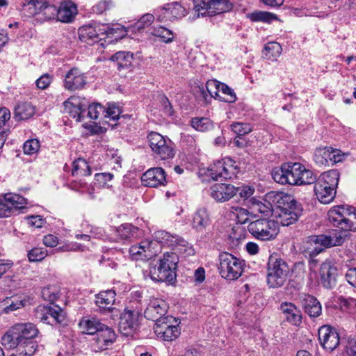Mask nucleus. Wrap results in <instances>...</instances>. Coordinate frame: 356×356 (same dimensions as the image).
<instances>
[{
	"label": "nucleus",
	"instance_id": "1",
	"mask_svg": "<svg viewBox=\"0 0 356 356\" xmlns=\"http://www.w3.org/2000/svg\"><path fill=\"white\" fill-rule=\"evenodd\" d=\"M38 333V328L33 323H17L3 335L1 344L6 349L17 348L19 356H33L38 348L34 341Z\"/></svg>",
	"mask_w": 356,
	"mask_h": 356
},
{
	"label": "nucleus",
	"instance_id": "2",
	"mask_svg": "<svg viewBox=\"0 0 356 356\" xmlns=\"http://www.w3.org/2000/svg\"><path fill=\"white\" fill-rule=\"evenodd\" d=\"M123 26L119 24L111 26L108 24L92 22L79 29V37L81 41L90 45L97 43L102 47L111 44L113 41L122 38L126 35Z\"/></svg>",
	"mask_w": 356,
	"mask_h": 356
},
{
	"label": "nucleus",
	"instance_id": "3",
	"mask_svg": "<svg viewBox=\"0 0 356 356\" xmlns=\"http://www.w3.org/2000/svg\"><path fill=\"white\" fill-rule=\"evenodd\" d=\"M273 197L274 202L280 209L276 222L282 226H289L296 222L302 215L303 209L295 197L283 192L277 193L273 195Z\"/></svg>",
	"mask_w": 356,
	"mask_h": 356
},
{
	"label": "nucleus",
	"instance_id": "4",
	"mask_svg": "<svg viewBox=\"0 0 356 356\" xmlns=\"http://www.w3.org/2000/svg\"><path fill=\"white\" fill-rule=\"evenodd\" d=\"M178 257L175 253H164L158 266L152 267L149 270L151 280L154 282H172L176 280V269Z\"/></svg>",
	"mask_w": 356,
	"mask_h": 356
},
{
	"label": "nucleus",
	"instance_id": "5",
	"mask_svg": "<svg viewBox=\"0 0 356 356\" xmlns=\"http://www.w3.org/2000/svg\"><path fill=\"white\" fill-rule=\"evenodd\" d=\"M329 221L346 231H356V209L348 205L332 207L327 213Z\"/></svg>",
	"mask_w": 356,
	"mask_h": 356
},
{
	"label": "nucleus",
	"instance_id": "6",
	"mask_svg": "<svg viewBox=\"0 0 356 356\" xmlns=\"http://www.w3.org/2000/svg\"><path fill=\"white\" fill-rule=\"evenodd\" d=\"M153 237L161 245L170 247L178 257H187L195 254L193 246L178 235H172L164 230H159L154 233Z\"/></svg>",
	"mask_w": 356,
	"mask_h": 356
},
{
	"label": "nucleus",
	"instance_id": "7",
	"mask_svg": "<svg viewBox=\"0 0 356 356\" xmlns=\"http://www.w3.org/2000/svg\"><path fill=\"white\" fill-rule=\"evenodd\" d=\"M290 268L285 261L276 256H270L267 268V284L270 288H279L286 282Z\"/></svg>",
	"mask_w": 356,
	"mask_h": 356
},
{
	"label": "nucleus",
	"instance_id": "8",
	"mask_svg": "<svg viewBox=\"0 0 356 356\" xmlns=\"http://www.w3.org/2000/svg\"><path fill=\"white\" fill-rule=\"evenodd\" d=\"M245 261L227 252L219 254L218 270L222 277L228 280H237L243 272Z\"/></svg>",
	"mask_w": 356,
	"mask_h": 356
},
{
	"label": "nucleus",
	"instance_id": "9",
	"mask_svg": "<svg viewBox=\"0 0 356 356\" xmlns=\"http://www.w3.org/2000/svg\"><path fill=\"white\" fill-rule=\"evenodd\" d=\"M233 8L230 0H197L194 3V10L197 13V17H213L229 12Z\"/></svg>",
	"mask_w": 356,
	"mask_h": 356
},
{
	"label": "nucleus",
	"instance_id": "10",
	"mask_svg": "<svg viewBox=\"0 0 356 356\" xmlns=\"http://www.w3.org/2000/svg\"><path fill=\"white\" fill-rule=\"evenodd\" d=\"M249 232L257 239L270 241L278 234V222L273 220L261 218L250 222L248 227Z\"/></svg>",
	"mask_w": 356,
	"mask_h": 356
},
{
	"label": "nucleus",
	"instance_id": "11",
	"mask_svg": "<svg viewBox=\"0 0 356 356\" xmlns=\"http://www.w3.org/2000/svg\"><path fill=\"white\" fill-rule=\"evenodd\" d=\"M302 168V164L300 163H285L279 170H274L272 176L275 181L279 184L298 186Z\"/></svg>",
	"mask_w": 356,
	"mask_h": 356
},
{
	"label": "nucleus",
	"instance_id": "12",
	"mask_svg": "<svg viewBox=\"0 0 356 356\" xmlns=\"http://www.w3.org/2000/svg\"><path fill=\"white\" fill-rule=\"evenodd\" d=\"M154 330L158 338L166 341L175 340L181 333L177 321L172 316H167L155 323Z\"/></svg>",
	"mask_w": 356,
	"mask_h": 356
},
{
	"label": "nucleus",
	"instance_id": "13",
	"mask_svg": "<svg viewBox=\"0 0 356 356\" xmlns=\"http://www.w3.org/2000/svg\"><path fill=\"white\" fill-rule=\"evenodd\" d=\"M35 316L41 322L49 324H61L65 321V316L58 305H39L35 310Z\"/></svg>",
	"mask_w": 356,
	"mask_h": 356
},
{
	"label": "nucleus",
	"instance_id": "14",
	"mask_svg": "<svg viewBox=\"0 0 356 356\" xmlns=\"http://www.w3.org/2000/svg\"><path fill=\"white\" fill-rule=\"evenodd\" d=\"M26 199L18 194H6L0 197V218L8 217L27 205Z\"/></svg>",
	"mask_w": 356,
	"mask_h": 356
},
{
	"label": "nucleus",
	"instance_id": "15",
	"mask_svg": "<svg viewBox=\"0 0 356 356\" xmlns=\"http://www.w3.org/2000/svg\"><path fill=\"white\" fill-rule=\"evenodd\" d=\"M159 243L154 241L145 240L138 244L133 245L129 248V254L132 260H146L156 256L158 253L156 248Z\"/></svg>",
	"mask_w": 356,
	"mask_h": 356
},
{
	"label": "nucleus",
	"instance_id": "16",
	"mask_svg": "<svg viewBox=\"0 0 356 356\" xmlns=\"http://www.w3.org/2000/svg\"><path fill=\"white\" fill-rule=\"evenodd\" d=\"M141 309L126 308L121 314L119 322V331L125 336H131L138 327V318Z\"/></svg>",
	"mask_w": 356,
	"mask_h": 356
},
{
	"label": "nucleus",
	"instance_id": "17",
	"mask_svg": "<svg viewBox=\"0 0 356 356\" xmlns=\"http://www.w3.org/2000/svg\"><path fill=\"white\" fill-rule=\"evenodd\" d=\"M154 13L158 21L165 22L181 19L187 15L188 12L181 4L174 1L158 8Z\"/></svg>",
	"mask_w": 356,
	"mask_h": 356
},
{
	"label": "nucleus",
	"instance_id": "18",
	"mask_svg": "<svg viewBox=\"0 0 356 356\" xmlns=\"http://www.w3.org/2000/svg\"><path fill=\"white\" fill-rule=\"evenodd\" d=\"M186 159L188 165H187L186 168L190 170H193L197 167L198 169L197 175L202 182L217 180L218 178L221 177L218 175V171H219L218 161L206 168L203 166L202 163L199 164L197 157H186Z\"/></svg>",
	"mask_w": 356,
	"mask_h": 356
},
{
	"label": "nucleus",
	"instance_id": "19",
	"mask_svg": "<svg viewBox=\"0 0 356 356\" xmlns=\"http://www.w3.org/2000/svg\"><path fill=\"white\" fill-rule=\"evenodd\" d=\"M148 140L152 150L157 154L174 156V147L172 140L157 132H151L148 135Z\"/></svg>",
	"mask_w": 356,
	"mask_h": 356
},
{
	"label": "nucleus",
	"instance_id": "20",
	"mask_svg": "<svg viewBox=\"0 0 356 356\" xmlns=\"http://www.w3.org/2000/svg\"><path fill=\"white\" fill-rule=\"evenodd\" d=\"M168 308V304L163 299L152 298L145 309L144 316L147 319L158 323L167 316Z\"/></svg>",
	"mask_w": 356,
	"mask_h": 356
},
{
	"label": "nucleus",
	"instance_id": "21",
	"mask_svg": "<svg viewBox=\"0 0 356 356\" xmlns=\"http://www.w3.org/2000/svg\"><path fill=\"white\" fill-rule=\"evenodd\" d=\"M116 339L115 331L110 327L104 325L92 339V346L95 351L106 350Z\"/></svg>",
	"mask_w": 356,
	"mask_h": 356
},
{
	"label": "nucleus",
	"instance_id": "22",
	"mask_svg": "<svg viewBox=\"0 0 356 356\" xmlns=\"http://www.w3.org/2000/svg\"><path fill=\"white\" fill-rule=\"evenodd\" d=\"M318 340L322 347L332 352L339 344V336L337 332L330 325H323L318 330Z\"/></svg>",
	"mask_w": 356,
	"mask_h": 356
},
{
	"label": "nucleus",
	"instance_id": "23",
	"mask_svg": "<svg viewBox=\"0 0 356 356\" xmlns=\"http://www.w3.org/2000/svg\"><path fill=\"white\" fill-rule=\"evenodd\" d=\"M210 196L218 202H225L237 194L235 186L230 184L216 183L209 189Z\"/></svg>",
	"mask_w": 356,
	"mask_h": 356
},
{
	"label": "nucleus",
	"instance_id": "24",
	"mask_svg": "<svg viewBox=\"0 0 356 356\" xmlns=\"http://www.w3.org/2000/svg\"><path fill=\"white\" fill-rule=\"evenodd\" d=\"M86 83V78L78 68L74 67L65 76L64 87L66 90L74 91L81 89Z\"/></svg>",
	"mask_w": 356,
	"mask_h": 356
},
{
	"label": "nucleus",
	"instance_id": "25",
	"mask_svg": "<svg viewBox=\"0 0 356 356\" xmlns=\"http://www.w3.org/2000/svg\"><path fill=\"white\" fill-rule=\"evenodd\" d=\"M141 181L145 186L158 187L165 182V173L161 168H150L143 175Z\"/></svg>",
	"mask_w": 356,
	"mask_h": 356
},
{
	"label": "nucleus",
	"instance_id": "26",
	"mask_svg": "<svg viewBox=\"0 0 356 356\" xmlns=\"http://www.w3.org/2000/svg\"><path fill=\"white\" fill-rule=\"evenodd\" d=\"M337 268L329 262H324L320 268L321 282L326 289H332L336 284Z\"/></svg>",
	"mask_w": 356,
	"mask_h": 356
},
{
	"label": "nucleus",
	"instance_id": "27",
	"mask_svg": "<svg viewBox=\"0 0 356 356\" xmlns=\"http://www.w3.org/2000/svg\"><path fill=\"white\" fill-rule=\"evenodd\" d=\"M218 175L224 179H231L239 172V167L232 157H223L218 160Z\"/></svg>",
	"mask_w": 356,
	"mask_h": 356
},
{
	"label": "nucleus",
	"instance_id": "28",
	"mask_svg": "<svg viewBox=\"0 0 356 356\" xmlns=\"http://www.w3.org/2000/svg\"><path fill=\"white\" fill-rule=\"evenodd\" d=\"M280 309L284 319L293 325L298 326L302 323V313L293 303L284 302L280 305Z\"/></svg>",
	"mask_w": 356,
	"mask_h": 356
},
{
	"label": "nucleus",
	"instance_id": "29",
	"mask_svg": "<svg viewBox=\"0 0 356 356\" xmlns=\"http://www.w3.org/2000/svg\"><path fill=\"white\" fill-rule=\"evenodd\" d=\"M249 209L254 216H259V214L264 217H270L273 214V205L266 200H259L254 197L250 200Z\"/></svg>",
	"mask_w": 356,
	"mask_h": 356
},
{
	"label": "nucleus",
	"instance_id": "30",
	"mask_svg": "<svg viewBox=\"0 0 356 356\" xmlns=\"http://www.w3.org/2000/svg\"><path fill=\"white\" fill-rule=\"evenodd\" d=\"M86 111V106L81 104L76 98L70 97L63 103V113H68L73 118L77 117L78 121H81Z\"/></svg>",
	"mask_w": 356,
	"mask_h": 356
},
{
	"label": "nucleus",
	"instance_id": "31",
	"mask_svg": "<svg viewBox=\"0 0 356 356\" xmlns=\"http://www.w3.org/2000/svg\"><path fill=\"white\" fill-rule=\"evenodd\" d=\"M77 14V7L71 1L62 2L58 8V20L64 23L72 22Z\"/></svg>",
	"mask_w": 356,
	"mask_h": 356
},
{
	"label": "nucleus",
	"instance_id": "32",
	"mask_svg": "<svg viewBox=\"0 0 356 356\" xmlns=\"http://www.w3.org/2000/svg\"><path fill=\"white\" fill-rule=\"evenodd\" d=\"M115 296L113 290L101 291L95 296V304L100 309L111 312L114 309L112 306L115 302Z\"/></svg>",
	"mask_w": 356,
	"mask_h": 356
},
{
	"label": "nucleus",
	"instance_id": "33",
	"mask_svg": "<svg viewBox=\"0 0 356 356\" xmlns=\"http://www.w3.org/2000/svg\"><path fill=\"white\" fill-rule=\"evenodd\" d=\"M211 223L209 211L205 208L197 209L193 216L192 227L197 232H202Z\"/></svg>",
	"mask_w": 356,
	"mask_h": 356
},
{
	"label": "nucleus",
	"instance_id": "34",
	"mask_svg": "<svg viewBox=\"0 0 356 356\" xmlns=\"http://www.w3.org/2000/svg\"><path fill=\"white\" fill-rule=\"evenodd\" d=\"M104 325L98 318L95 317H83L79 323V326L83 333L94 336Z\"/></svg>",
	"mask_w": 356,
	"mask_h": 356
},
{
	"label": "nucleus",
	"instance_id": "35",
	"mask_svg": "<svg viewBox=\"0 0 356 356\" xmlns=\"http://www.w3.org/2000/svg\"><path fill=\"white\" fill-rule=\"evenodd\" d=\"M343 230L340 229H333L326 235H321L319 238L321 241V244L324 248H329L332 246L341 245L343 242V238L346 236V234L343 232Z\"/></svg>",
	"mask_w": 356,
	"mask_h": 356
},
{
	"label": "nucleus",
	"instance_id": "36",
	"mask_svg": "<svg viewBox=\"0 0 356 356\" xmlns=\"http://www.w3.org/2000/svg\"><path fill=\"white\" fill-rule=\"evenodd\" d=\"M305 312L312 318H316L321 314L322 307L320 302L314 296H305L302 301Z\"/></svg>",
	"mask_w": 356,
	"mask_h": 356
},
{
	"label": "nucleus",
	"instance_id": "37",
	"mask_svg": "<svg viewBox=\"0 0 356 356\" xmlns=\"http://www.w3.org/2000/svg\"><path fill=\"white\" fill-rule=\"evenodd\" d=\"M339 181V172L337 170H331L325 172L321 175L314 183L326 186L330 189L332 188L336 190Z\"/></svg>",
	"mask_w": 356,
	"mask_h": 356
},
{
	"label": "nucleus",
	"instance_id": "38",
	"mask_svg": "<svg viewBox=\"0 0 356 356\" xmlns=\"http://www.w3.org/2000/svg\"><path fill=\"white\" fill-rule=\"evenodd\" d=\"M119 240H128L137 238L141 235L142 232L137 227L131 224L125 223L115 229Z\"/></svg>",
	"mask_w": 356,
	"mask_h": 356
},
{
	"label": "nucleus",
	"instance_id": "39",
	"mask_svg": "<svg viewBox=\"0 0 356 356\" xmlns=\"http://www.w3.org/2000/svg\"><path fill=\"white\" fill-rule=\"evenodd\" d=\"M321 235L311 236L304 243V251L310 257H314L324 250L325 248L321 244V241L319 239Z\"/></svg>",
	"mask_w": 356,
	"mask_h": 356
},
{
	"label": "nucleus",
	"instance_id": "40",
	"mask_svg": "<svg viewBox=\"0 0 356 356\" xmlns=\"http://www.w3.org/2000/svg\"><path fill=\"white\" fill-rule=\"evenodd\" d=\"M111 60L115 63L119 70L128 68L132 64L134 54L130 51H120L116 52L111 58Z\"/></svg>",
	"mask_w": 356,
	"mask_h": 356
},
{
	"label": "nucleus",
	"instance_id": "41",
	"mask_svg": "<svg viewBox=\"0 0 356 356\" xmlns=\"http://www.w3.org/2000/svg\"><path fill=\"white\" fill-rule=\"evenodd\" d=\"M44 3L43 0H22L21 6L26 16L33 17L40 14Z\"/></svg>",
	"mask_w": 356,
	"mask_h": 356
},
{
	"label": "nucleus",
	"instance_id": "42",
	"mask_svg": "<svg viewBox=\"0 0 356 356\" xmlns=\"http://www.w3.org/2000/svg\"><path fill=\"white\" fill-rule=\"evenodd\" d=\"M314 184V192L317 199L323 204L330 203L335 197L336 190L332 188L329 189L320 184Z\"/></svg>",
	"mask_w": 356,
	"mask_h": 356
},
{
	"label": "nucleus",
	"instance_id": "43",
	"mask_svg": "<svg viewBox=\"0 0 356 356\" xmlns=\"http://www.w3.org/2000/svg\"><path fill=\"white\" fill-rule=\"evenodd\" d=\"M35 113V107L28 102L19 103L15 108V117L18 120H28L33 117Z\"/></svg>",
	"mask_w": 356,
	"mask_h": 356
},
{
	"label": "nucleus",
	"instance_id": "44",
	"mask_svg": "<svg viewBox=\"0 0 356 356\" xmlns=\"http://www.w3.org/2000/svg\"><path fill=\"white\" fill-rule=\"evenodd\" d=\"M91 174V170L83 157H78L72 163V175L73 176H88Z\"/></svg>",
	"mask_w": 356,
	"mask_h": 356
},
{
	"label": "nucleus",
	"instance_id": "45",
	"mask_svg": "<svg viewBox=\"0 0 356 356\" xmlns=\"http://www.w3.org/2000/svg\"><path fill=\"white\" fill-rule=\"evenodd\" d=\"M281 45L276 42H268L265 45L264 50V57L268 60H274L281 54Z\"/></svg>",
	"mask_w": 356,
	"mask_h": 356
},
{
	"label": "nucleus",
	"instance_id": "46",
	"mask_svg": "<svg viewBox=\"0 0 356 356\" xmlns=\"http://www.w3.org/2000/svg\"><path fill=\"white\" fill-rule=\"evenodd\" d=\"M191 126L197 131L204 132L213 129V122L207 118H194L191 120Z\"/></svg>",
	"mask_w": 356,
	"mask_h": 356
},
{
	"label": "nucleus",
	"instance_id": "47",
	"mask_svg": "<svg viewBox=\"0 0 356 356\" xmlns=\"http://www.w3.org/2000/svg\"><path fill=\"white\" fill-rule=\"evenodd\" d=\"M40 15H42V19L44 20H58V8L54 4L44 1Z\"/></svg>",
	"mask_w": 356,
	"mask_h": 356
},
{
	"label": "nucleus",
	"instance_id": "48",
	"mask_svg": "<svg viewBox=\"0 0 356 356\" xmlns=\"http://www.w3.org/2000/svg\"><path fill=\"white\" fill-rule=\"evenodd\" d=\"M151 34L160 38L165 43L171 42L174 38L172 31L163 26L152 28Z\"/></svg>",
	"mask_w": 356,
	"mask_h": 356
},
{
	"label": "nucleus",
	"instance_id": "49",
	"mask_svg": "<svg viewBox=\"0 0 356 356\" xmlns=\"http://www.w3.org/2000/svg\"><path fill=\"white\" fill-rule=\"evenodd\" d=\"M219 100L227 103H233L236 100L234 91L225 83L220 85Z\"/></svg>",
	"mask_w": 356,
	"mask_h": 356
},
{
	"label": "nucleus",
	"instance_id": "50",
	"mask_svg": "<svg viewBox=\"0 0 356 356\" xmlns=\"http://www.w3.org/2000/svg\"><path fill=\"white\" fill-rule=\"evenodd\" d=\"M302 170L298 186L312 184L316 181V175L313 171L307 169L303 165Z\"/></svg>",
	"mask_w": 356,
	"mask_h": 356
},
{
	"label": "nucleus",
	"instance_id": "51",
	"mask_svg": "<svg viewBox=\"0 0 356 356\" xmlns=\"http://www.w3.org/2000/svg\"><path fill=\"white\" fill-rule=\"evenodd\" d=\"M231 129L238 136H243L250 133L253 130V127L249 123L234 122L231 125Z\"/></svg>",
	"mask_w": 356,
	"mask_h": 356
},
{
	"label": "nucleus",
	"instance_id": "52",
	"mask_svg": "<svg viewBox=\"0 0 356 356\" xmlns=\"http://www.w3.org/2000/svg\"><path fill=\"white\" fill-rule=\"evenodd\" d=\"M87 116L92 120H97L101 115L104 116L105 108L100 104L89 105L86 109Z\"/></svg>",
	"mask_w": 356,
	"mask_h": 356
},
{
	"label": "nucleus",
	"instance_id": "53",
	"mask_svg": "<svg viewBox=\"0 0 356 356\" xmlns=\"http://www.w3.org/2000/svg\"><path fill=\"white\" fill-rule=\"evenodd\" d=\"M332 154L333 156H348V153L342 152L338 149H334L332 147H320L315 150L314 156H327Z\"/></svg>",
	"mask_w": 356,
	"mask_h": 356
},
{
	"label": "nucleus",
	"instance_id": "54",
	"mask_svg": "<svg viewBox=\"0 0 356 356\" xmlns=\"http://www.w3.org/2000/svg\"><path fill=\"white\" fill-rule=\"evenodd\" d=\"M47 255V250L42 248H34L28 252L29 260L31 262L41 261Z\"/></svg>",
	"mask_w": 356,
	"mask_h": 356
},
{
	"label": "nucleus",
	"instance_id": "55",
	"mask_svg": "<svg viewBox=\"0 0 356 356\" xmlns=\"http://www.w3.org/2000/svg\"><path fill=\"white\" fill-rule=\"evenodd\" d=\"M40 147V142L38 139H30L26 140L23 145V149L25 154H34L38 153Z\"/></svg>",
	"mask_w": 356,
	"mask_h": 356
},
{
	"label": "nucleus",
	"instance_id": "56",
	"mask_svg": "<svg viewBox=\"0 0 356 356\" xmlns=\"http://www.w3.org/2000/svg\"><path fill=\"white\" fill-rule=\"evenodd\" d=\"M120 113L121 110L119 106H116L115 104H108V108H105L104 117L105 119L109 118L116 120L120 118Z\"/></svg>",
	"mask_w": 356,
	"mask_h": 356
},
{
	"label": "nucleus",
	"instance_id": "57",
	"mask_svg": "<svg viewBox=\"0 0 356 356\" xmlns=\"http://www.w3.org/2000/svg\"><path fill=\"white\" fill-rule=\"evenodd\" d=\"M220 85H221V83L216 81H209L207 82L205 89H207L211 97L218 98L219 99Z\"/></svg>",
	"mask_w": 356,
	"mask_h": 356
},
{
	"label": "nucleus",
	"instance_id": "58",
	"mask_svg": "<svg viewBox=\"0 0 356 356\" xmlns=\"http://www.w3.org/2000/svg\"><path fill=\"white\" fill-rule=\"evenodd\" d=\"M154 19L155 17L154 15L150 13L145 14L135 24V28L138 30H140L146 26H149L154 22Z\"/></svg>",
	"mask_w": 356,
	"mask_h": 356
},
{
	"label": "nucleus",
	"instance_id": "59",
	"mask_svg": "<svg viewBox=\"0 0 356 356\" xmlns=\"http://www.w3.org/2000/svg\"><path fill=\"white\" fill-rule=\"evenodd\" d=\"M232 213L239 223L244 224L248 220L249 211L242 207H232Z\"/></svg>",
	"mask_w": 356,
	"mask_h": 356
},
{
	"label": "nucleus",
	"instance_id": "60",
	"mask_svg": "<svg viewBox=\"0 0 356 356\" xmlns=\"http://www.w3.org/2000/svg\"><path fill=\"white\" fill-rule=\"evenodd\" d=\"M237 193L243 200H247L254 193V187L250 185H242L238 187H235Z\"/></svg>",
	"mask_w": 356,
	"mask_h": 356
},
{
	"label": "nucleus",
	"instance_id": "61",
	"mask_svg": "<svg viewBox=\"0 0 356 356\" xmlns=\"http://www.w3.org/2000/svg\"><path fill=\"white\" fill-rule=\"evenodd\" d=\"M346 353L349 356H356V334L346 337Z\"/></svg>",
	"mask_w": 356,
	"mask_h": 356
},
{
	"label": "nucleus",
	"instance_id": "62",
	"mask_svg": "<svg viewBox=\"0 0 356 356\" xmlns=\"http://www.w3.org/2000/svg\"><path fill=\"white\" fill-rule=\"evenodd\" d=\"M111 6L112 2L111 1L102 0L93 6L92 10L94 13L100 15L102 14L104 11L110 9Z\"/></svg>",
	"mask_w": 356,
	"mask_h": 356
},
{
	"label": "nucleus",
	"instance_id": "63",
	"mask_svg": "<svg viewBox=\"0 0 356 356\" xmlns=\"http://www.w3.org/2000/svg\"><path fill=\"white\" fill-rule=\"evenodd\" d=\"M6 305H7L3 308V311L5 313H9L10 312L15 311L24 306V303L22 300H14L12 299H8L6 300Z\"/></svg>",
	"mask_w": 356,
	"mask_h": 356
},
{
	"label": "nucleus",
	"instance_id": "64",
	"mask_svg": "<svg viewBox=\"0 0 356 356\" xmlns=\"http://www.w3.org/2000/svg\"><path fill=\"white\" fill-rule=\"evenodd\" d=\"M52 81V76L48 74L42 75L36 80V86L39 89L44 90L49 87Z\"/></svg>",
	"mask_w": 356,
	"mask_h": 356
}]
</instances>
